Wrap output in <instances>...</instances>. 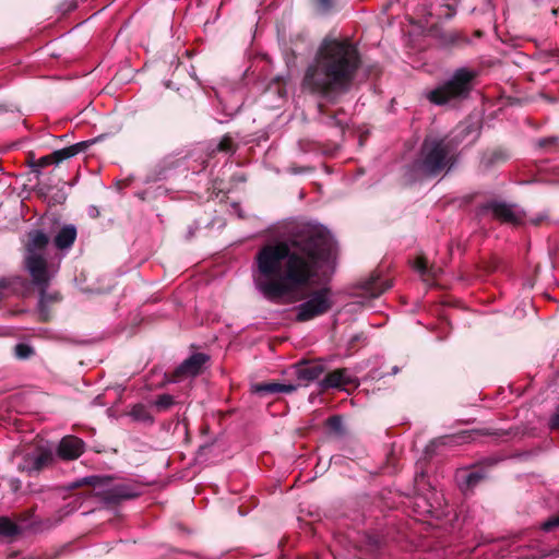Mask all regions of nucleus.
Returning a JSON list of instances; mask_svg holds the SVG:
<instances>
[{
  "mask_svg": "<svg viewBox=\"0 0 559 559\" xmlns=\"http://www.w3.org/2000/svg\"><path fill=\"white\" fill-rule=\"evenodd\" d=\"M361 66V53L352 38L326 36L321 40L300 83L301 92L318 100V123L345 133V109L333 110L329 105L340 103L352 91Z\"/></svg>",
  "mask_w": 559,
  "mask_h": 559,
  "instance_id": "obj_1",
  "label": "nucleus"
},
{
  "mask_svg": "<svg viewBox=\"0 0 559 559\" xmlns=\"http://www.w3.org/2000/svg\"><path fill=\"white\" fill-rule=\"evenodd\" d=\"M255 288L276 301L310 285L323 266L333 274L336 260L323 247H262L255 257Z\"/></svg>",
  "mask_w": 559,
  "mask_h": 559,
  "instance_id": "obj_2",
  "label": "nucleus"
},
{
  "mask_svg": "<svg viewBox=\"0 0 559 559\" xmlns=\"http://www.w3.org/2000/svg\"><path fill=\"white\" fill-rule=\"evenodd\" d=\"M459 163L457 143L449 136H425L413 162L404 169L405 185L447 175Z\"/></svg>",
  "mask_w": 559,
  "mask_h": 559,
  "instance_id": "obj_3",
  "label": "nucleus"
},
{
  "mask_svg": "<svg viewBox=\"0 0 559 559\" xmlns=\"http://www.w3.org/2000/svg\"><path fill=\"white\" fill-rule=\"evenodd\" d=\"M478 75L475 69L457 68L447 81L427 94V99L437 106L466 100L477 84Z\"/></svg>",
  "mask_w": 559,
  "mask_h": 559,
  "instance_id": "obj_4",
  "label": "nucleus"
},
{
  "mask_svg": "<svg viewBox=\"0 0 559 559\" xmlns=\"http://www.w3.org/2000/svg\"><path fill=\"white\" fill-rule=\"evenodd\" d=\"M60 253L53 257L48 247H27L24 255V267L31 276L32 284L36 286H49L57 275L60 260L66 255L70 247H57Z\"/></svg>",
  "mask_w": 559,
  "mask_h": 559,
  "instance_id": "obj_5",
  "label": "nucleus"
},
{
  "mask_svg": "<svg viewBox=\"0 0 559 559\" xmlns=\"http://www.w3.org/2000/svg\"><path fill=\"white\" fill-rule=\"evenodd\" d=\"M290 233L298 239L287 242L281 239L267 241L264 245H335V238L325 226L316 223L297 224Z\"/></svg>",
  "mask_w": 559,
  "mask_h": 559,
  "instance_id": "obj_6",
  "label": "nucleus"
},
{
  "mask_svg": "<svg viewBox=\"0 0 559 559\" xmlns=\"http://www.w3.org/2000/svg\"><path fill=\"white\" fill-rule=\"evenodd\" d=\"M334 306L333 293L330 287H321L311 292L308 299L296 308V320L306 322L325 314Z\"/></svg>",
  "mask_w": 559,
  "mask_h": 559,
  "instance_id": "obj_7",
  "label": "nucleus"
},
{
  "mask_svg": "<svg viewBox=\"0 0 559 559\" xmlns=\"http://www.w3.org/2000/svg\"><path fill=\"white\" fill-rule=\"evenodd\" d=\"M481 211L491 212L495 219L511 225H520L524 218V215L515 209V205L506 202L489 201L481 206Z\"/></svg>",
  "mask_w": 559,
  "mask_h": 559,
  "instance_id": "obj_8",
  "label": "nucleus"
},
{
  "mask_svg": "<svg viewBox=\"0 0 559 559\" xmlns=\"http://www.w3.org/2000/svg\"><path fill=\"white\" fill-rule=\"evenodd\" d=\"M209 360V356L203 353H195L183 360L175 370V378L181 379L194 377L202 370L203 365Z\"/></svg>",
  "mask_w": 559,
  "mask_h": 559,
  "instance_id": "obj_9",
  "label": "nucleus"
},
{
  "mask_svg": "<svg viewBox=\"0 0 559 559\" xmlns=\"http://www.w3.org/2000/svg\"><path fill=\"white\" fill-rule=\"evenodd\" d=\"M357 286L362 289L367 296L376 298L386 292L392 284L388 280H382L379 273L373 272L369 277L361 280Z\"/></svg>",
  "mask_w": 559,
  "mask_h": 559,
  "instance_id": "obj_10",
  "label": "nucleus"
},
{
  "mask_svg": "<svg viewBox=\"0 0 559 559\" xmlns=\"http://www.w3.org/2000/svg\"><path fill=\"white\" fill-rule=\"evenodd\" d=\"M84 451V442L73 436L63 437L57 448L58 456L63 460H75Z\"/></svg>",
  "mask_w": 559,
  "mask_h": 559,
  "instance_id": "obj_11",
  "label": "nucleus"
},
{
  "mask_svg": "<svg viewBox=\"0 0 559 559\" xmlns=\"http://www.w3.org/2000/svg\"><path fill=\"white\" fill-rule=\"evenodd\" d=\"M348 384H356V378L346 368L337 369L328 373L320 382V386L323 390L340 389Z\"/></svg>",
  "mask_w": 559,
  "mask_h": 559,
  "instance_id": "obj_12",
  "label": "nucleus"
},
{
  "mask_svg": "<svg viewBox=\"0 0 559 559\" xmlns=\"http://www.w3.org/2000/svg\"><path fill=\"white\" fill-rule=\"evenodd\" d=\"M52 462L51 452L45 451L38 454L27 455L25 457V464L21 467L23 471H27L29 474L33 472H39L45 466Z\"/></svg>",
  "mask_w": 559,
  "mask_h": 559,
  "instance_id": "obj_13",
  "label": "nucleus"
},
{
  "mask_svg": "<svg viewBox=\"0 0 559 559\" xmlns=\"http://www.w3.org/2000/svg\"><path fill=\"white\" fill-rule=\"evenodd\" d=\"M324 372V367L320 362H302L296 366V376L302 381L317 380Z\"/></svg>",
  "mask_w": 559,
  "mask_h": 559,
  "instance_id": "obj_14",
  "label": "nucleus"
},
{
  "mask_svg": "<svg viewBox=\"0 0 559 559\" xmlns=\"http://www.w3.org/2000/svg\"><path fill=\"white\" fill-rule=\"evenodd\" d=\"M509 157L510 154L504 148L495 147L483 153L480 163L486 169H489L496 165L507 162Z\"/></svg>",
  "mask_w": 559,
  "mask_h": 559,
  "instance_id": "obj_15",
  "label": "nucleus"
},
{
  "mask_svg": "<svg viewBox=\"0 0 559 559\" xmlns=\"http://www.w3.org/2000/svg\"><path fill=\"white\" fill-rule=\"evenodd\" d=\"M297 390L295 384H282V383H258L253 386V391L259 395H269L276 393H293Z\"/></svg>",
  "mask_w": 559,
  "mask_h": 559,
  "instance_id": "obj_16",
  "label": "nucleus"
},
{
  "mask_svg": "<svg viewBox=\"0 0 559 559\" xmlns=\"http://www.w3.org/2000/svg\"><path fill=\"white\" fill-rule=\"evenodd\" d=\"M414 269L421 276H436L441 271V266L436 262H430L428 255L425 253H421L416 258L414 261Z\"/></svg>",
  "mask_w": 559,
  "mask_h": 559,
  "instance_id": "obj_17",
  "label": "nucleus"
},
{
  "mask_svg": "<svg viewBox=\"0 0 559 559\" xmlns=\"http://www.w3.org/2000/svg\"><path fill=\"white\" fill-rule=\"evenodd\" d=\"M49 286H36V288L39 292V299H38V309L40 312V316L46 320L48 318V307L49 305L57 302L61 299L59 293H48L47 288Z\"/></svg>",
  "mask_w": 559,
  "mask_h": 559,
  "instance_id": "obj_18",
  "label": "nucleus"
},
{
  "mask_svg": "<svg viewBox=\"0 0 559 559\" xmlns=\"http://www.w3.org/2000/svg\"><path fill=\"white\" fill-rule=\"evenodd\" d=\"M102 138H103V135L97 136L92 140L75 143L73 145H70V146L61 148V150H57V156L59 157V159H64V160L69 159L71 157L78 155L79 153L84 152L88 146L98 142Z\"/></svg>",
  "mask_w": 559,
  "mask_h": 559,
  "instance_id": "obj_19",
  "label": "nucleus"
},
{
  "mask_svg": "<svg viewBox=\"0 0 559 559\" xmlns=\"http://www.w3.org/2000/svg\"><path fill=\"white\" fill-rule=\"evenodd\" d=\"M485 478L483 471H464L457 475V480L462 490L466 491L474 488L480 480Z\"/></svg>",
  "mask_w": 559,
  "mask_h": 559,
  "instance_id": "obj_20",
  "label": "nucleus"
},
{
  "mask_svg": "<svg viewBox=\"0 0 559 559\" xmlns=\"http://www.w3.org/2000/svg\"><path fill=\"white\" fill-rule=\"evenodd\" d=\"M134 493L128 486L117 485L106 492L105 500L108 503H117L121 500L134 498Z\"/></svg>",
  "mask_w": 559,
  "mask_h": 559,
  "instance_id": "obj_21",
  "label": "nucleus"
},
{
  "mask_svg": "<svg viewBox=\"0 0 559 559\" xmlns=\"http://www.w3.org/2000/svg\"><path fill=\"white\" fill-rule=\"evenodd\" d=\"M76 234L78 231L74 225H64L57 233L53 245H73L76 239Z\"/></svg>",
  "mask_w": 559,
  "mask_h": 559,
  "instance_id": "obj_22",
  "label": "nucleus"
},
{
  "mask_svg": "<svg viewBox=\"0 0 559 559\" xmlns=\"http://www.w3.org/2000/svg\"><path fill=\"white\" fill-rule=\"evenodd\" d=\"M129 416L139 423L152 425L154 423V417L147 409V407L143 404H135L132 406L131 411L129 412Z\"/></svg>",
  "mask_w": 559,
  "mask_h": 559,
  "instance_id": "obj_23",
  "label": "nucleus"
},
{
  "mask_svg": "<svg viewBox=\"0 0 559 559\" xmlns=\"http://www.w3.org/2000/svg\"><path fill=\"white\" fill-rule=\"evenodd\" d=\"M64 159H59L57 156V151L52 152L51 154L45 155L40 158H38L36 162H34V173L37 174V176L40 174V169L46 168L52 164H60Z\"/></svg>",
  "mask_w": 559,
  "mask_h": 559,
  "instance_id": "obj_24",
  "label": "nucleus"
},
{
  "mask_svg": "<svg viewBox=\"0 0 559 559\" xmlns=\"http://www.w3.org/2000/svg\"><path fill=\"white\" fill-rule=\"evenodd\" d=\"M237 144L234 142L233 138L229 134H225L219 143L217 144L216 148L213 150V153L219 152V153H227V154H234L237 151Z\"/></svg>",
  "mask_w": 559,
  "mask_h": 559,
  "instance_id": "obj_25",
  "label": "nucleus"
},
{
  "mask_svg": "<svg viewBox=\"0 0 559 559\" xmlns=\"http://www.w3.org/2000/svg\"><path fill=\"white\" fill-rule=\"evenodd\" d=\"M19 534V527L8 518H0V536L12 537Z\"/></svg>",
  "mask_w": 559,
  "mask_h": 559,
  "instance_id": "obj_26",
  "label": "nucleus"
},
{
  "mask_svg": "<svg viewBox=\"0 0 559 559\" xmlns=\"http://www.w3.org/2000/svg\"><path fill=\"white\" fill-rule=\"evenodd\" d=\"M312 3L321 14H329L337 8V0H312Z\"/></svg>",
  "mask_w": 559,
  "mask_h": 559,
  "instance_id": "obj_27",
  "label": "nucleus"
},
{
  "mask_svg": "<svg viewBox=\"0 0 559 559\" xmlns=\"http://www.w3.org/2000/svg\"><path fill=\"white\" fill-rule=\"evenodd\" d=\"M28 245H49L50 237L41 229H32L28 233Z\"/></svg>",
  "mask_w": 559,
  "mask_h": 559,
  "instance_id": "obj_28",
  "label": "nucleus"
},
{
  "mask_svg": "<svg viewBox=\"0 0 559 559\" xmlns=\"http://www.w3.org/2000/svg\"><path fill=\"white\" fill-rule=\"evenodd\" d=\"M34 348L26 343H19L14 347V355L17 359H28L34 355Z\"/></svg>",
  "mask_w": 559,
  "mask_h": 559,
  "instance_id": "obj_29",
  "label": "nucleus"
},
{
  "mask_svg": "<svg viewBox=\"0 0 559 559\" xmlns=\"http://www.w3.org/2000/svg\"><path fill=\"white\" fill-rule=\"evenodd\" d=\"M175 403L174 396L170 394H162L158 395L157 399L154 401V406L157 408V411H166L170 408Z\"/></svg>",
  "mask_w": 559,
  "mask_h": 559,
  "instance_id": "obj_30",
  "label": "nucleus"
},
{
  "mask_svg": "<svg viewBox=\"0 0 559 559\" xmlns=\"http://www.w3.org/2000/svg\"><path fill=\"white\" fill-rule=\"evenodd\" d=\"M559 145L558 136H548L539 139L537 142V146L542 150H550L551 147H557Z\"/></svg>",
  "mask_w": 559,
  "mask_h": 559,
  "instance_id": "obj_31",
  "label": "nucleus"
},
{
  "mask_svg": "<svg viewBox=\"0 0 559 559\" xmlns=\"http://www.w3.org/2000/svg\"><path fill=\"white\" fill-rule=\"evenodd\" d=\"M267 90L270 91H275L276 93H278L280 95L284 94L285 93V88H284V85H283V80L282 78L280 76H276L274 78L269 86H267Z\"/></svg>",
  "mask_w": 559,
  "mask_h": 559,
  "instance_id": "obj_32",
  "label": "nucleus"
},
{
  "mask_svg": "<svg viewBox=\"0 0 559 559\" xmlns=\"http://www.w3.org/2000/svg\"><path fill=\"white\" fill-rule=\"evenodd\" d=\"M557 527H559V514L548 519L542 525V528L545 532H551V531H554Z\"/></svg>",
  "mask_w": 559,
  "mask_h": 559,
  "instance_id": "obj_33",
  "label": "nucleus"
},
{
  "mask_svg": "<svg viewBox=\"0 0 559 559\" xmlns=\"http://www.w3.org/2000/svg\"><path fill=\"white\" fill-rule=\"evenodd\" d=\"M547 219H548V214L543 213V214H538L536 217H532L531 223L535 226H538V225H542Z\"/></svg>",
  "mask_w": 559,
  "mask_h": 559,
  "instance_id": "obj_34",
  "label": "nucleus"
},
{
  "mask_svg": "<svg viewBox=\"0 0 559 559\" xmlns=\"http://www.w3.org/2000/svg\"><path fill=\"white\" fill-rule=\"evenodd\" d=\"M38 158L35 157L34 152H29L26 156V163L32 168V171L34 173V162H36Z\"/></svg>",
  "mask_w": 559,
  "mask_h": 559,
  "instance_id": "obj_35",
  "label": "nucleus"
},
{
  "mask_svg": "<svg viewBox=\"0 0 559 559\" xmlns=\"http://www.w3.org/2000/svg\"><path fill=\"white\" fill-rule=\"evenodd\" d=\"M550 427L559 429V412L551 416Z\"/></svg>",
  "mask_w": 559,
  "mask_h": 559,
  "instance_id": "obj_36",
  "label": "nucleus"
},
{
  "mask_svg": "<svg viewBox=\"0 0 559 559\" xmlns=\"http://www.w3.org/2000/svg\"><path fill=\"white\" fill-rule=\"evenodd\" d=\"M10 487L13 491H17L21 488V480L17 478H12L10 480Z\"/></svg>",
  "mask_w": 559,
  "mask_h": 559,
  "instance_id": "obj_37",
  "label": "nucleus"
},
{
  "mask_svg": "<svg viewBox=\"0 0 559 559\" xmlns=\"http://www.w3.org/2000/svg\"><path fill=\"white\" fill-rule=\"evenodd\" d=\"M329 421L332 427H337L338 425H341V418L338 416L331 417Z\"/></svg>",
  "mask_w": 559,
  "mask_h": 559,
  "instance_id": "obj_38",
  "label": "nucleus"
},
{
  "mask_svg": "<svg viewBox=\"0 0 559 559\" xmlns=\"http://www.w3.org/2000/svg\"><path fill=\"white\" fill-rule=\"evenodd\" d=\"M95 479H96V477H93V476L85 477L82 479V483L87 484V485H93Z\"/></svg>",
  "mask_w": 559,
  "mask_h": 559,
  "instance_id": "obj_39",
  "label": "nucleus"
},
{
  "mask_svg": "<svg viewBox=\"0 0 559 559\" xmlns=\"http://www.w3.org/2000/svg\"><path fill=\"white\" fill-rule=\"evenodd\" d=\"M98 214H99V212H98L97 207L92 206V207L90 209V215H91L92 217H97V216H98Z\"/></svg>",
  "mask_w": 559,
  "mask_h": 559,
  "instance_id": "obj_40",
  "label": "nucleus"
},
{
  "mask_svg": "<svg viewBox=\"0 0 559 559\" xmlns=\"http://www.w3.org/2000/svg\"><path fill=\"white\" fill-rule=\"evenodd\" d=\"M399 372H400V368H399L397 366H394V367L392 368L391 374H396V373H399Z\"/></svg>",
  "mask_w": 559,
  "mask_h": 559,
  "instance_id": "obj_41",
  "label": "nucleus"
},
{
  "mask_svg": "<svg viewBox=\"0 0 559 559\" xmlns=\"http://www.w3.org/2000/svg\"><path fill=\"white\" fill-rule=\"evenodd\" d=\"M475 35H476V36H481V31H476V32H475Z\"/></svg>",
  "mask_w": 559,
  "mask_h": 559,
  "instance_id": "obj_42",
  "label": "nucleus"
}]
</instances>
